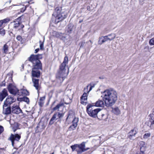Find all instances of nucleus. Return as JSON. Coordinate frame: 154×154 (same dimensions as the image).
Returning a JSON list of instances; mask_svg holds the SVG:
<instances>
[{
    "mask_svg": "<svg viewBox=\"0 0 154 154\" xmlns=\"http://www.w3.org/2000/svg\"><path fill=\"white\" fill-rule=\"evenodd\" d=\"M103 100L106 106L113 105L117 100V93L113 89L105 90L103 93Z\"/></svg>",
    "mask_w": 154,
    "mask_h": 154,
    "instance_id": "f257e3e1",
    "label": "nucleus"
},
{
    "mask_svg": "<svg viewBox=\"0 0 154 154\" xmlns=\"http://www.w3.org/2000/svg\"><path fill=\"white\" fill-rule=\"evenodd\" d=\"M61 8L59 7H57L53 14V15L55 17V21L57 23L62 21L67 17L66 14L61 13Z\"/></svg>",
    "mask_w": 154,
    "mask_h": 154,
    "instance_id": "f03ea898",
    "label": "nucleus"
},
{
    "mask_svg": "<svg viewBox=\"0 0 154 154\" xmlns=\"http://www.w3.org/2000/svg\"><path fill=\"white\" fill-rule=\"evenodd\" d=\"M94 106L89 104L87 105L86 107L87 112L89 116L93 118L97 117L98 113L101 111L99 108L94 109L93 108Z\"/></svg>",
    "mask_w": 154,
    "mask_h": 154,
    "instance_id": "7ed1b4c3",
    "label": "nucleus"
},
{
    "mask_svg": "<svg viewBox=\"0 0 154 154\" xmlns=\"http://www.w3.org/2000/svg\"><path fill=\"white\" fill-rule=\"evenodd\" d=\"M39 56H40L39 55H32L29 57V60L32 63L33 66L36 65L40 67L42 66L41 62L38 59Z\"/></svg>",
    "mask_w": 154,
    "mask_h": 154,
    "instance_id": "20e7f679",
    "label": "nucleus"
},
{
    "mask_svg": "<svg viewBox=\"0 0 154 154\" xmlns=\"http://www.w3.org/2000/svg\"><path fill=\"white\" fill-rule=\"evenodd\" d=\"M19 103H14L11 107V112L14 114H19L22 112V111L19 107Z\"/></svg>",
    "mask_w": 154,
    "mask_h": 154,
    "instance_id": "39448f33",
    "label": "nucleus"
},
{
    "mask_svg": "<svg viewBox=\"0 0 154 154\" xmlns=\"http://www.w3.org/2000/svg\"><path fill=\"white\" fill-rule=\"evenodd\" d=\"M7 88L9 93L12 94H18L19 90L15 86L12 84H9L7 86Z\"/></svg>",
    "mask_w": 154,
    "mask_h": 154,
    "instance_id": "423d86ee",
    "label": "nucleus"
},
{
    "mask_svg": "<svg viewBox=\"0 0 154 154\" xmlns=\"http://www.w3.org/2000/svg\"><path fill=\"white\" fill-rule=\"evenodd\" d=\"M41 68L42 66L39 67L36 65L34 66L32 71V76L33 77H38L40 75V72L38 70L41 69Z\"/></svg>",
    "mask_w": 154,
    "mask_h": 154,
    "instance_id": "0eeeda50",
    "label": "nucleus"
},
{
    "mask_svg": "<svg viewBox=\"0 0 154 154\" xmlns=\"http://www.w3.org/2000/svg\"><path fill=\"white\" fill-rule=\"evenodd\" d=\"M63 113H60L59 112L55 113L51 118L49 124L52 125L54 122L58 119L62 118L63 116Z\"/></svg>",
    "mask_w": 154,
    "mask_h": 154,
    "instance_id": "6e6552de",
    "label": "nucleus"
},
{
    "mask_svg": "<svg viewBox=\"0 0 154 154\" xmlns=\"http://www.w3.org/2000/svg\"><path fill=\"white\" fill-rule=\"evenodd\" d=\"M68 73V71L66 72L65 68L63 69H60V70L57 74L56 77L58 78H61L63 80L64 78L67 75Z\"/></svg>",
    "mask_w": 154,
    "mask_h": 154,
    "instance_id": "1a4fd4ad",
    "label": "nucleus"
},
{
    "mask_svg": "<svg viewBox=\"0 0 154 154\" xmlns=\"http://www.w3.org/2000/svg\"><path fill=\"white\" fill-rule=\"evenodd\" d=\"M20 137L21 136L20 134H16L15 135H14L12 134H11V136L9 137V139L11 141L12 145L13 146H14V141L15 140L18 141L20 140Z\"/></svg>",
    "mask_w": 154,
    "mask_h": 154,
    "instance_id": "9d476101",
    "label": "nucleus"
},
{
    "mask_svg": "<svg viewBox=\"0 0 154 154\" xmlns=\"http://www.w3.org/2000/svg\"><path fill=\"white\" fill-rule=\"evenodd\" d=\"M92 42L91 40H89L88 42H82L80 45V48H85V49H89L91 48L92 46Z\"/></svg>",
    "mask_w": 154,
    "mask_h": 154,
    "instance_id": "9b49d317",
    "label": "nucleus"
},
{
    "mask_svg": "<svg viewBox=\"0 0 154 154\" xmlns=\"http://www.w3.org/2000/svg\"><path fill=\"white\" fill-rule=\"evenodd\" d=\"M85 142H83L80 145H78V147L79 148V149L78 150V154L81 153L90 149L89 148H87L86 149L85 148Z\"/></svg>",
    "mask_w": 154,
    "mask_h": 154,
    "instance_id": "f8f14e48",
    "label": "nucleus"
},
{
    "mask_svg": "<svg viewBox=\"0 0 154 154\" xmlns=\"http://www.w3.org/2000/svg\"><path fill=\"white\" fill-rule=\"evenodd\" d=\"M16 101V99L14 98V97L9 96L4 101V104L8 105H10L11 104L15 102Z\"/></svg>",
    "mask_w": 154,
    "mask_h": 154,
    "instance_id": "ddd939ff",
    "label": "nucleus"
},
{
    "mask_svg": "<svg viewBox=\"0 0 154 154\" xmlns=\"http://www.w3.org/2000/svg\"><path fill=\"white\" fill-rule=\"evenodd\" d=\"M3 113L5 115L10 114L11 112V108L8 105L4 104L3 105Z\"/></svg>",
    "mask_w": 154,
    "mask_h": 154,
    "instance_id": "4468645a",
    "label": "nucleus"
},
{
    "mask_svg": "<svg viewBox=\"0 0 154 154\" xmlns=\"http://www.w3.org/2000/svg\"><path fill=\"white\" fill-rule=\"evenodd\" d=\"M8 95L7 91L6 89L4 88L0 92V101L2 102Z\"/></svg>",
    "mask_w": 154,
    "mask_h": 154,
    "instance_id": "2eb2a0df",
    "label": "nucleus"
},
{
    "mask_svg": "<svg viewBox=\"0 0 154 154\" xmlns=\"http://www.w3.org/2000/svg\"><path fill=\"white\" fill-rule=\"evenodd\" d=\"M68 62V58L67 56H65L64 59L63 63L60 66V69H65V67Z\"/></svg>",
    "mask_w": 154,
    "mask_h": 154,
    "instance_id": "dca6fc26",
    "label": "nucleus"
},
{
    "mask_svg": "<svg viewBox=\"0 0 154 154\" xmlns=\"http://www.w3.org/2000/svg\"><path fill=\"white\" fill-rule=\"evenodd\" d=\"M104 37V40L105 41V42L108 40H112L115 38L116 37L115 35L114 34L112 33L107 35L103 36Z\"/></svg>",
    "mask_w": 154,
    "mask_h": 154,
    "instance_id": "f3484780",
    "label": "nucleus"
},
{
    "mask_svg": "<svg viewBox=\"0 0 154 154\" xmlns=\"http://www.w3.org/2000/svg\"><path fill=\"white\" fill-rule=\"evenodd\" d=\"M87 93H84L81 97V103L82 104L86 105L87 101Z\"/></svg>",
    "mask_w": 154,
    "mask_h": 154,
    "instance_id": "a211bd4d",
    "label": "nucleus"
},
{
    "mask_svg": "<svg viewBox=\"0 0 154 154\" xmlns=\"http://www.w3.org/2000/svg\"><path fill=\"white\" fill-rule=\"evenodd\" d=\"M10 24L15 29L18 28V29L19 27H20V23L17 20H16L11 22Z\"/></svg>",
    "mask_w": 154,
    "mask_h": 154,
    "instance_id": "6ab92c4d",
    "label": "nucleus"
},
{
    "mask_svg": "<svg viewBox=\"0 0 154 154\" xmlns=\"http://www.w3.org/2000/svg\"><path fill=\"white\" fill-rule=\"evenodd\" d=\"M137 133V131L136 130H135L134 129L131 130L129 133L128 137L130 139H131L132 137L134 136Z\"/></svg>",
    "mask_w": 154,
    "mask_h": 154,
    "instance_id": "aec40b11",
    "label": "nucleus"
},
{
    "mask_svg": "<svg viewBox=\"0 0 154 154\" xmlns=\"http://www.w3.org/2000/svg\"><path fill=\"white\" fill-rule=\"evenodd\" d=\"M97 117L98 119L100 120H105L107 119V116L106 114H104L99 112Z\"/></svg>",
    "mask_w": 154,
    "mask_h": 154,
    "instance_id": "412c9836",
    "label": "nucleus"
},
{
    "mask_svg": "<svg viewBox=\"0 0 154 154\" xmlns=\"http://www.w3.org/2000/svg\"><path fill=\"white\" fill-rule=\"evenodd\" d=\"M18 95L20 96H25L28 95L27 91L25 89H22L19 90Z\"/></svg>",
    "mask_w": 154,
    "mask_h": 154,
    "instance_id": "4be33fe9",
    "label": "nucleus"
},
{
    "mask_svg": "<svg viewBox=\"0 0 154 154\" xmlns=\"http://www.w3.org/2000/svg\"><path fill=\"white\" fill-rule=\"evenodd\" d=\"M95 104L93 106H95L97 107H103L104 105L103 101L101 100L97 101Z\"/></svg>",
    "mask_w": 154,
    "mask_h": 154,
    "instance_id": "5701e85b",
    "label": "nucleus"
},
{
    "mask_svg": "<svg viewBox=\"0 0 154 154\" xmlns=\"http://www.w3.org/2000/svg\"><path fill=\"white\" fill-rule=\"evenodd\" d=\"M32 80L33 82L34 86L36 90H38L39 88L38 80V79L32 78Z\"/></svg>",
    "mask_w": 154,
    "mask_h": 154,
    "instance_id": "b1692460",
    "label": "nucleus"
},
{
    "mask_svg": "<svg viewBox=\"0 0 154 154\" xmlns=\"http://www.w3.org/2000/svg\"><path fill=\"white\" fill-rule=\"evenodd\" d=\"M16 6H18L17 8H20V11L21 12H23L26 9V8L25 6L24 5H15Z\"/></svg>",
    "mask_w": 154,
    "mask_h": 154,
    "instance_id": "393cba45",
    "label": "nucleus"
},
{
    "mask_svg": "<svg viewBox=\"0 0 154 154\" xmlns=\"http://www.w3.org/2000/svg\"><path fill=\"white\" fill-rule=\"evenodd\" d=\"M112 111L116 115H119L120 113V111L118 107L112 108Z\"/></svg>",
    "mask_w": 154,
    "mask_h": 154,
    "instance_id": "a878e982",
    "label": "nucleus"
},
{
    "mask_svg": "<svg viewBox=\"0 0 154 154\" xmlns=\"http://www.w3.org/2000/svg\"><path fill=\"white\" fill-rule=\"evenodd\" d=\"M2 50L3 52L5 53H7L8 52V46L6 44H5L3 46Z\"/></svg>",
    "mask_w": 154,
    "mask_h": 154,
    "instance_id": "bb28decb",
    "label": "nucleus"
},
{
    "mask_svg": "<svg viewBox=\"0 0 154 154\" xmlns=\"http://www.w3.org/2000/svg\"><path fill=\"white\" fill-rule=\"evenodd\" d=\"M150 126H151L152 125L154 124V115L153 114H150Z\"/></svg>",
    "mask_w": 154,
    "mask_h": 154,
    "instance_id": "cd10ccee",
    "label": "nucleus"
},
{
    "mask_svg": "<svg viewBox=\"0 0 154 154\" xmlns=\"http://www.w3.org/2000/svg\"><path fill=\"white\" fill-rule=\"evenodd\" d=\"M69 37V36L68 35L62 34V35L61 36L60 39L64 41H65Z\"/></svg>",
    "mask_w": 154,
    "mask_h": 154,
    "instance_id": "c85d7f7f",
    "label": "nucleus"
},
{
    "mask_svg": "<svg viewBox=\"0 0 154 154\" xmlns=\"http://www.w3.org/2000/svg\"><path fill=\"white\" fill-rule=\"evenodd\" d=\"M72 26L71 25H69L66 27V30L67 31L68 33H70L71 31L72 30Z\"/></svg>",
    "mask_w": 154,
    "mask_h": 154,
    "instance_id": "c756f323",
    "label": "nucleus"
},
{
    "mask_svg": "<svg viewBox=\"0 0 154 154\" xmlns=\"http://www.w3.org/2000/svg\"><path fill=\"white\" fill-rule=\"evenodd\" d=\"M104 37L103 36L100 37L99 38L98 41V44L100 45H102L103 43L105 42V41L104 40Z\"/></svg>",
    "mask_w": 154,
    "mask_h": 154,
    "instance_id": "7c9ffc66",
    "label": "nucleus"
},
{
    "mask_svg": "<svg viewBox=\"0 0 154 154\" xmlns=\"http://www.w3.org/2000/svg\"><path fill=\"white\" fill-rule=\"evenodd\" d=\"M5 33V31L4 29H0V34L4 36Z\"/></svg>",
    "mask_w": 154,
    "mask_h": 154,
    "instance_id": "2f4dec72",
    "label": "nucleus"
},
{
    "mask_svg": "<svg viewBox=\"0 0 154 154\" xmlns=\"http://www.w3.org/2000/svg\"><path fill=\"white\" fill-rule=\"evenodd\" d=\"M62 106L61 104H57L55 107L53 108V110L54 111L59 110V108Z\"/></svg>",
    "mask_w": 154,
    "mask_h": 154,
    "instance_id": "473e14b6",
    "label": "nucleus"
},
{
    "mask_svg": "<svg viewBox=\"0 0 154 154\" xmlns=\"http://www.w3.org/2000/svg\"><path fill=\"white\" fill-rule=\"evenodd\" d=\"M149 43V45H154V38L150 39Z\"/></svg>",
    "mask_w": 154,
    "mask_h": 154,
    "instance_id": "72a5a7b5",
    "label": "nucleus"
},
{
    "mask_svg": "<svg viewBox=\"0 0 154 154\" xmlns=\"http://www.w3.org/2000/svg\"><path fill=\"white\" fill-rule=\"evenodd\" d=\"M150 136V133H146L144 135L143 138L144 139H147L148 137H149Z\"/></svg>",
    "mask_w": 154,
    "mask_h": 154,
    "instance_id": "f704fd0d",
    "label": "nucleus"
},
{
    "mask_svg": "<svg viewBox=\"0 0 154 154\" xmlns=\"http://www.w3.org/2000/svg\"><path fill=\"white\" fill-rule=\"evenodd\" d=\"M39 42L40 43V47L41 49H42L44 48V42H42L41 41H40Z\"/></svg>",
    "mask_w": 154,
    "mask_h": 154,
    "instance_id": "c9c22d12",
    "label": "nucleus"
},
{
    "mask_svg": "<svg viewBox=\"0 0 154 154\" xmlns=\"http://www.w3.org/2000/svg\"><path fill=\"white\" fill-rule=\"evenodd\" d=\"M77 126V123H75V124H73L72 126H71L70 128H72V130H74L75 128Z\"/></svg>",
    "mask_w": 154,
    "mask_h": 154,
    "instance_id": "e433bc0d",
    "label": "nucleus"
},
{
    "mask_svg": "<svg viewBox=\"0 0 154 154\" xmlns=\"http://www.w3.org/2000/svg\"><path fill=\"white\" fill-rule=\"evenodd\" d=\"M23 100L24 101L26 102L27 103H28L29 102V99L27 97H24L23 98Z\"/></svg>",
    "mask_w": 154,
    "mask_h": 154,
    "instance_id": "4c0bfd02",
    "label": "nucleus"
},
{
    "mask_svg": "<svg viewBox=\"0 0 154 154\" xmlns=\"http://www.w3.org/2000/svg\"><path fill=\"white\" fill-rule=\"evenodd\" d=\"M62 35V33L59 32H57L56 33V36L57 37L59 38H60L61 36Z\"/></svg>",
    "mask_w": 154,
    "mask_h": 154,
    "instance_id": "58836bf2",
    "label": "nucleus"
},
{
    "mask_svg": "<svg viewBox=\"0 0 154 154\" xmlns=\"http://www.w3.org/2000/svg\"><path fill=\"white\" fill-rule=\"evenodd\" d=\"M2 20V22L4 23L8 22L10 21V20L9 19L6 18L4 20Z\"/></svg>",
    "mask_w": 154,
    "mask_h": 154,
    "instance_id": "ea45409f",
    "label": "nucleus"
},
{
    "mask_svg": "<svg viewBox=\"0 0 154 154\" xmlns=\"http://www.w3.org/2000/svg\"><path fill=\"white\" fill-rule=\"evenodd\" d=\"M146 149V147L144 146L143 145L140 148V150L141 152H144Z\"/></svg>",
    "mask_w": 154,
    "mask_h": 154,
    "instance_id": "a19ab883",
    "label": "nucleus"
},
{
    "mask_svg": "<svg viewBox=\"0 0 154 154\" xmlns=\"http://www.w3.org/2000/svg\"><path fill=\"white\" fill-rule=\"evenodd\" d=\"M71 148L72 149V150L73 151H74L75 149H76L77 147V145L75 144L74 145H72L71 146Z\"/></svg>",
    "mask_w": 154,
    "mask_h": 154,
    "instance_id": "79ce46f5",
    "label": "nucleus"
},
{
    "mask_svg": "<svg viewBox=\"0 0 154 154\" xmlns=\"http://www.w3.org/2000/svg\"><path fill=\"white\" fill-rule=\"evenodd\" d=\"M16 39L19 41L21 42L22 40V37L20 35H18L16 37Z\"/></svg>",
    "mask_w": 154,
    "mask_h": 154,
    "instance_id": "37998d69",
    "label": "nucleus"
},
{
    "mask_svg": "<svg viewBox=\"0 0 154 154\" xmlns=\"http://www.w3.org/2000/svg\"><path fill=\"white\" fill-rule=\"evenodd\" d=\"M4 131V128L3 127L0 125V134H1Z\"/></svg>",
    "mask_w": 154,
    "mask_h": 154,
    "instance_id": "c03bdc74",
    "label": "nucleus"
},
{
    "mask_svg": "<svg viewBox=\"0 0 154 154\" xmlns=\"http://www.w3.org/2000/svg\"><path fill=\"white\" fill-rule=\"evenodd\" d=\"M95 86V84H93L92 85H91V86L89 89V90L88 91V92H89L92 89V88H94Z\"/></svg>",
    "mask_w": 154,
    "mask_h": 154,
    "instance_id": "a18cd8bd",
    "label": "nucleus"
},
{
    "mask_svg": "<svg viewBox=\"0 0 154 154\" xmlns=\"http://www.w3.org/2000/svg\"><path fill=\"white\" fill-rule=\"evenodd\" d=\"M24 27V26L20 24V27H19L18 29H20L21 28H23Z\"/></svg>",
    "mask_w": 154,
    "mask_h": 154,
    "instance_id": "49530a36",
    "label": "nucleus"
},
{
    "mask_svg": "<svg viewBox=\"0 0 154 154\" xmlns=\"http://www.w3.org/2000/svg\"><path fill=\"white\" fill-rule=\"evenodd\" d=\"M3 24L2 21V20H0V27H1Z\"/></svg>",
    "mask_w": 154,
    "mask_h": 154,
    "instance_id": "de8ad7c7",
    "label": "nucleus"
},
{
    "mask_svg": "<svg viewBox=\"0 0 154 154\" xmlns=\"http://www.w3.org/2000/svg\"><path fill=\"white\" fill-rule=\"evenodd\" d=\"M137 154H145V153L144 152L140 151L139 153H137Z\"/></svg>",
    "mask_w": 154,
    "mask_h": 154,
    "instance_id": "09e8293b",
    "label": "nucleus"
},
{
    "mask_svg": "<svg viewBox=\"0 0 154 154\" xmlns=\"http://www.w3.org/2000/svg\"><path fill=\"white\" fill-rule=\"evenodd\" d=\"M39 50V49L38 48L36 49L35 50V53H37L38 51Z\"/></svg>",
    "mask_w": 154,
    "mask_h": 154,
    "instance_id": "8fccbe9b",
    "label": "nucleus"
},
{
    "mask_svg": "<svg viewBox=\"0 0 154 154\" xmlns=\"http://www.w3.org/2000/svg\"><path fill=\"white\" fill-rule=\"evenodd\" d=\"M45 99V97H41L40 98V100H44Z\"/></svg>",
    "mask_w": 154,
    "mask_h": 154,
    "instance_id": "3c124183",
    "label": "nucleus"
},
{
    "mask_svg": "<svg viewBox=\"0 0 154 154\" xmlns=\"http://www.w3.org/2000/svg\"><path fill=\"white\" fill-rule=\"evenodd\" d=\"M16 131V129H14V130H13V131L14 132H15Z\"/></svg>",
    "mask_w": 154,
    "mask_h": 154,
    "instance_id": "603ef678",
    "label": "nucleus"
},
{
    "mask_svg": "<svg viewBox=\"0 0 154 154\" xmlns=\"http://www.w3.org/2000/svg\"><path fill=\"white\" fill-rule=\"evenodd\" d=\"M142 143H143V145H145V143L144 142H142Z\"/></svg>",
    "mask_w": 154,
    "mask_h": 154,
    "instance_id": "864d4df0",
    "label": "nucleus"
},
{
    "mask_svg": "<svg viewBox=\"0 0 154 154\" xmlns=\"http://www.w3.org/2000/svg\"><path fill=\"white\" fill-rule=\"evenodd\" d=\"M82 21H82H80L79 22V23H81Z\"/></svg>",
    "mask_w": 154,
    "mask_h": 154,
    "instance_id": "5fc2aeb1",
    "label": "nucleus"
},
{
    "mask_svg": "<svg viewBox=\"0 0 154 154\" xmlns=\"http://www.w3.org/2000/svg\"><path fill=\"white\" fill-rule=\"evenodd\" d=\"M153 112L154 113V109H153Z\"/></svg>",
    "mask_w": 154,
    "mask_h": 154,
    "instance_id": "6e6d98bb",
    "label": "nucleus"
},
{
    "mask_svg": "<svg viewBox=\"0 0 154 154\" xmlns=\"http://www.w3.org/2000/svg\"><path fill=\"white\" fill-rule=\"evenodd\" d=\"M112 36V35L111 36H110V37H108L111 38Z\"/></svg>",
    "mask_w": 154,
    "mask_h": 154,
    "instance_id": "4d7b16f0",
    "label": "nucleus"
},
{
    "mask_svg": "<svg viewBox=\"0 0 154 154\" xmlns=\"http://www.w3.org/2000/svg\"><path fill=\"white\" fill-rule=\"evenodd\" d=\"M88 9H89L88 7H87V9H88Z\"/></svg>",
    "mask_w": 154,
    "mask_h": 154,
    "instance_id": "13d9d810",
    "label": "nucleus"
},
{
    "mask_svg": "<svg viewBox=\"0 0 154 154\" xmlns=\"http://www.w3.org/2000/svg\"><path fill=\"white\" fill-rule=\"evenodd\" d=\"M54 154V152L52 153V154Z\"/></svg>",
    "mask_w": 154,
    "mask_h": 154,
    "instance_id": "bf43d9fd",
    "label": "nucleus"
},
{
    "mask_svg": "<svg viewBox=\"0 0 154 154\" xmlns=\"http://www.w3.org/2000/svg\"><path fill=\"white\" fill-rule=\"evenodd\" d=\"M78 121H79L78 119V120H77L78 122Z\"/></svg>",
    "mask_w": 154,
    "mask_h": 154,
    "instance_id": "052dcab7",
    "label": "nucleus"
}]
</instances>
